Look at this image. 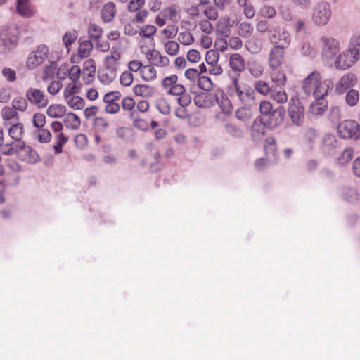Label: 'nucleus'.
Instances as JSON below:
<instances>
[{
	"mask_svg": "<svg viewBox=\"0 0 360 360\" xmlns=\"http://www.w3.org/2000/svg\"><path fill=\"white\" fill-rule=\"evenodd\" d=\"M229 94L231 96L238 98L245 105L251 107L255 103V91L245 84H240L236 77L233 79V86L229 87Z\"/></svg>",
	"mask_w": 360,
	"mask_h": 360,
	"instance_id": "1",
	"label": "nucleus"
},
{
	"mask_svg": "<svg viewBox=\"0 0 360 360\" xmlns=\"http://www.w3.org/2000/svg\"><path fill=\"white\" fill-rule=\"evenodd\" d=\"M332 9L330 4L324 1L318 2L312 9V20L315 25L323 27L330 20Z\"/></svg>",
	"mask_w": 360,
	"mask_h": 360,
	"instance_id": "2",
	"label": "nucleus"
},
{
	"mask_svg": "<svg viewBox=\"0 0 360 360\" xmlns=\"http://www.w3.org/2000/svg\"><path fill=\"white\" fill-rule=\"evenodd\" d=\"M19 30L14 25H8L0 30V46L4 51L14 49L18 43Z\"/></svg>",
	"mask_w": 360,
	"mask_h": 360,
	"instance_id": "3",
	"label": "nucleus"
},
{
	"mask_svg": "<svg viewBox=\"0 0 360 360\" xmlns=\"http://www.w3.org/2000/svg\"><path fill=\"white\" fill-rule=\"evenodd\" d=\"M338 134L343 139L358 140L360 138V124L352 120H344L338 126Z\"/></svg>",
	"mask_w": 360,
	"mask_h": 360,
	"instance_id": "4",
	"label": "nucleus"
},
{
	"mask_svg": "<svg viewBox=\"0 0 360 360\" xmlns=\"http://www.w3.org/2000/svg\"><path fill=\"white\" fill-rule=\"evenodd\" d=\"M288 113L292 122L297 125L301 126L304 122V108L297 97H292L288 103Z\"/></svg>",
	"mask_w": 360,
	"mask_h": 360,
	"instance_id": "5",
	"label": "nucleus"
},
{
	"mask_svg": "<svg viewBox=\"0 0 360 360\" xmlns=\"http://www.w3.org/2000/svg\"><path fill=\"white\" fill-rule=\"evenodd\" d=\"M320 44L322 57L326 60L335 58L340 51L339 41L333 37L322 36Z\"/></svg>",
	"mask_w": 360,
	"mask_h": 360,
	"instance_id": "6",
	"label": "nucleus"
},
{
	"mask_svg": "<svg viewBox=\"0 0 360 360\" xmlns=\"http://www.w3.org/2000/svg\"><path fill=\"white\" fill-rule=\"evenodd\" d=\"M15 155L20 160L29 164H36L40 160L38 153L24 141L16 143Z\"/></svg>",
	"mask_w": 360,
	"mask_h": 360,
	"instance_id": "7",
	"label": "nucleus"
},
{
	"mask_svg": "<svg viewBox=\"0 0 360 360\" xmlns=\"http://www.w3.org/2000/svg\"><path fill=\"white\" fill-rule=\"evenodd\" d=\"M49 56V48L46 45L41 44L37 46V49L32 51L27 59L26 66L30 70H33L37 66L41 65Z\"/></svg>",
	"mask_w": 360,
	"mask_h": 360,
	"instance_id": "8",
	"label": "nucleus"
},
{
	"mask_svg": "<svg viewBox=\"0 0 360 360\" xmlns=\"http://www.w3.org/2000/svg\"><path fill=\"white\" fill-rule=\"evenodd\" d=\"M269 39L271 43L274 46H280V47H288L291 41L290 34L288 32L281 31L278 27H272L268 30Z\"/></svg>",
	"mask_w": 360,
	"mask_h": 360,
	"instance_id": "9",
	"label": "nucleus"
},
{
	"mask_svg": "<svg viewBox=\"0 0 360 360\" xmlns=\"http://www.w3.org/2000/svg\"><path fill=\"white\" fill-rule=\"evenodd\" d=\"M339 148V141L335 135L327 134L323 136L320 149L324 156L330 157L334 155Z\"/></svg>",
	"mask_w": 360,
	"mask_h": 360,
	"instance_id": "10",
	"label": "nucleus"
},
{
	"mask_svg": "<svg viewBox=\"0 0 360 360\" xmlns=\"http://www.w3.org/2000/svg\"><path fill=\"white\" fill-rule=\"evenodd\" d=\"M25 97L31 104L39 108H44L49 104V99L44 91L36 88H28L25 93Z\"/></svg>",
	"mask_w": 360,
	"mask_h": 360,
	"instance_id": "11",
	"label": "nucleus"
},
{
	"mask_svg": "<svg viewBox=\"0 0 360 360\" xmlns=\"http://www.w3.org/2000/svg\"><path fill=\"white\" fill-rule=\"evenodd\" d=\"M285 109L279 106L274 110L267 117H262V120L266 127L274 129L283 123L285 116Z\"/></svg>",
	"mask_w": 360,
	"mask_h": 360,
	"instance_id": "12",
	"label": "nucleus"
},
{
	"mask_svg": "<svg viewBox=\"0 0 360 360\" xmlns=\"http://www.w3.org/2000/svg\"><path fill=\"white\" fill-rule=\"evenodd\" d=\"M193 101L198 108H210L219 103V94L218 93L201 92L195 96Z\"/></svg>",
	"mask_w": 360,
	"mask_h": 360,
	"instance_id": "13",
	"label": "nucleus"
},
{
	"mask_svg": "<svg viewBox=\"0 0 360 360\" xmlns=\"http://www.w3.org/2000/svg\"><path fill=\"white\" fill-rule=\"evenodd\" d=\"M358 60L350 55L349 50L347 49L339 53L334 61L335 68L338 70H346L352 67Z\"/></svg>",
	"mask_w": 360,
	"mask_h": 360,
	"instance_id": "14",
	"label": "nucleus"
},
{
	"mask_svg": "<svg viewBox=\"0 0 360 360\" xmlns=\"http://www.w3.org/2000/svg\"><path fill=\"white\" fill-rule=\"evenodd\" d=\"M357 82L356 76L352 72H348L342 76L335 84V91L342 94L349 88L353 87Z\"/></svg>",
	"mask_w": 360,
	"mask_h": 360,
	"instance_id": "15",
	"label": "nucleus"
},
{
	"mask_svg": "<svg viewBox=\"0 0 360 360\" xmlns=\"http://www.w3.org/2000/svg\"><path fill=\"white\" fill-rule=\"evenodd\" d=\"M284 49L280 46H274L271 49L268 58L269 66L271 69H276L281 65Z\"/></svg>",
	"mask_w": 360,
	"mask_h": 360,
	"instance_id": "16",
	"label": "nucleus"
},
{
	"mask_svg": "<svg viewBox=\"0 0 360 360\" xmlns=\"http://www.w3.org/2000/svg\"><path fill=\"white\" fill-rule=\"evenodd\" d=\"M147 60L152 65L158 67H167L169 64V59L167 56H162L155 49L150 50L146 53Z\"/></svg>",
	"mask_w": 360,
	"mask_h": 360,
	"instance_id": "17",
	"label": "nucleus"
},
{
	"mask_svg": "<svg viewBox=\"0 0 360 360\" xmlns=\"http://www.w3.org/2000/svg\"><path fill=\"white\" fill-rule=\"evenodd\" d=\"M332 86L333 82L331 80H326L323 82L319 80L315 85L311 94H313L316 100H321L328 94V90L331 89Z\"/></svg>",
	"mask_w": 360,
	"mask_h": 360,
	"instance_id": "18",
	"label": "nucleus"
},
{
	"mask_svg": "<svg viewBox=\"0 0 360 360\" xmlns=\"http://www.w3.org/2000/svg\"><path fill=\"white\" fill-rule=\"evenodd\" d=\"M321 79L320 73L318 71L312 72L303 81L302 89L304 91L307 95L311 94L315 85Z\"/></svg>",
	"mask_w": 360,
	"mask_h": 360,
	"instance_id": "19",
	"label": "nucleus"
},
{
	"mask_svg": "<svg viewBox=\"0 0 360 360\" xmlns=\"http://www.w3.org/2000/svg\"><path fill=\"white\" fill-rule=\"evenodd\" d=\"M266 124L262 120H255L252 124L251 136L255 141L261 140L266 133Z\"/></svg>",
	"mask_w": 360,
	"mask_h": 360,
	"instance_id": "20",
	"label": "nucleus"
},
{
	"mask_svg": "<svg viewBox=\"0 0 360 360\" xmlns=\"http://www.w3.org/2000/svg\"><path fill=\"white\" fill-rule=\"evenodd\" d=\"M1 117L7 124L18 122L20 117L17 111L12 107L6 106L1 110Z\"/></svg>",
	"mask_w": 360,
	"mask_h": 360,
	"instance_id": "21",
	"label": "nucleus"
},
{
	"mask_svg": "<svg viewBox=\"0 0 360 360\" xmlns=\"http://www.w3.org/2000/svg\"><path fill=\"white\" fill-rule=\"evenodd\" d=\"M350 55L360 60V34H353L349 41L348 49Z\"/></svg>",
	"mask_w": 360,
	"mask_h": 360,
	"instance_id": "22",
	"label": "nucleus"
},
{
	"mask_svg": "<svg viewBox=\"0 0 360 360\" xmlns=\"http://www.w3.org/2000/svg\"><path fill=\"white\" fill-rule=\"evenodd\" d=\"M115 14L116 8L115 4L112 2L105 4L101 11V18L105 22L112 21Z\"/></svg>",
	"mask_w": 360,
	"mask_h": 360,
	"instance_id": "23",
	"label": "nucleus"
},
{
	"mask_svg": "<svg viewBox=\"0 0 360 360\" xmlns=\"http://www.w3.org/2000/svg\"><path fill=\"white\" fill-rule=\"evenodd\" d=\"M117 76V70L103 68L98 72V77L100 82L103 84H109Z\"/></svg>",
	"mask_w": 360,
	"mask_h": 360,
	"instance_id": "24",
	"label": "nucleus"
},
{
	"mask_svg": "<svg viewBox=\"0 0 360 360\" xmlns=\"http://www.w3.org/2000/svg\"><path fill=\"white\" fill-rule=\"evenodd\" d=\"M63 119L65 127L70 129H78L81 124L79 117L73 112L65 113Z\"/></svg>",
	"mask_w": 360,
	"mask_h": 360,
	"instance_id": "25",
	"label": "nucleus"
},
{
	"mask_svg": "<svg viewBox=\"0 0 360 360\" xmlns=\"http://www.w3.org/2000/svg\"><path fill=\"white\" fill-rule=\"evenodd\" d=\"M66 112V108L61 104H52L46 109V114L52 118L63 117Z\"/></svg>",
	"mask_w": 360,
	"mask_h": 360,
	"instance_id": "26",
	"label": "nucleus"
},
{
	"mask_svg": "<svg viewBox=\"0 0 360 360\" xmlns=\"http://www.w3.org/2000/svg\"><path fill=\"white\" fill-rule=\"evenodd\" d=\"M342 198L345 200L354 204L358 202L359 195L355 188L347 186L342 188Z\"/></svg>",
	"mask_w": 360,
	"mask_h": 360,
	"instance_id": "27",
	"label": "nucleus"
},
{
	"mask_svg": "<svg viewBox=\"0 0 360 360\" xmlns=\"http://www.w3.org/2000/svg\"><path fill=\"white\" fill-rule=\"evenodd\" d=\"M133 91L136 96L148 98L153 95L155 89L149 85L139 84L134 86Z\"/></svg>",
	"mask_w": 360,
	"mask_h": 360,
	"instance_id": "28",
	"label": "nucleus"
},
{
	"mask_svg": "<svg viewBox=\"0 0 360 360\" xmlns=\"http://www.w3.org/2000/svg\"><path fill=\"white\" fill-rule=\"evenodd\" d=\"M229 65L233 70L241 72L245 68V60L240 54L234 53L230 56Z\"/></svg>",
	"mask_w": 360,
	"mask_h": 360,
	"instance_id": "29",
	"label": "nucleus"
},
{
	"mask_svg": "<svg viewBox=\"0 0 360 360\" xmlns=\"http://www.w3.org/2000/svg\"><path fill=\"white\" fill-rule=\"evenodd\" d=\"M8 129L9 136L18 143L22 141V136L24 131L23 124L22 123H14Z\"/></svg>",
	"mask_w": 360,
	"mask_h": 360,
	"instance_id": "30",
	"label": "nucleus"
},
{
	"mask_svg": "<svg viewBox=\"0 0 360 360\" xmlns=\"http://www.w3.org/2000/svg\"><path fill=\"white\" fill-rule=\"evenodd\" d=\"M326 110V105L321 100H316L313 102L309 109L308 113L314 116L322 115Z\"/></svg>",
	"mask_w": 360,
	"mask_h": 360,
	"instance_id": "31",
	"label": "nucleus"
},
{
	"mask_svg": "<svg viewBox=\"0 0 360 360\" xmlns=\"http://www.w3.org/2000/svg\"><path fill=\"white\" fill-rule=\"evenodd\" d=\"M140 74L142 79L146 81H152L157 77L156 70L151 65H147L142 67Z\"/></svg>",
	"mask_w": 360,
	"mask_h": 360,
	"instance_id": "32",
	"label": "nucleus"
},
{
	"mask_svg": "<svg viewBox=\"0 0 360 360\" xmlns=\"http://www.w3.org/2000/svg\"><path fill=\"white\" fill-rule=\"evenodd\" d=\"M318 136L317 131L312 127L307 128L304 134V142L308 148H312Z\"/></svg>",
	"mask_w": 360,
	"mask_h": 360,
	"instance_id": "33",
	"label": "nucleus"
},
{
	"mask_svg": "<svg viewBox=\"0 0 360 360\" xmlns=\"http://www.w3.org/2000/svg\"><path fill=\"white\" fill-rule=\"evenodd\" d=\"M57 68L58 65L55 61H51L48 65H46L43 71V81L53 79L55 77L56 70Z\"/></svg>",
	"mask_w": 360,
	"mask_h": 360,
	"instance_id": "34",
	"label": "nucleus"
},
{
	"mask_svg": "<svg viewBox=\"0 0 360 360\" xmlns=\"http://www.w3.org/2000/svg\"><path fill=\"white\" fill-rule=\"evenodd\" d=\"M93 49V44L91 40H84L80 42L78 48L79 56L82 58H87Z\"/></svg>",
	"mask_w": 360,
	"mask_h": 360,
	"instance_id": "35",
	"label": "nucleus"
},
{
	"mask_svg": "<svg viewBox=\"0 0 360 360\" xmlns=\"http://www.w3.org/2000/svg\"><path fill=\"white\" fill-rule=\"evenodd\" d=\"M30 0H18L17 1V11L22 15L29 17L32 15V11L30 7Z\"/></svg>",
	"mask_w": 360,
	"mask_h": 360,
	"instance_id": "36",
	"label": "nucleus"
},
{
	"mask_svg": "<svg viewBox=\"0 0 360 360\" xmlns=\"http://www.w3.org/2000/svg\"><path fill=\"white\" fill-rule=\"evenodd\" d=\"M271 78L275 85L278 86H283L286 83L285 74L282 71L276 70V69H274L271 73Z\"/></svg>",
	"mask_w": 360,
	"mask_h": 360,
	"instance_id": "37",
	"label": "nucleus"
},
{
	"mask_svg": "<svg viewBox=\"0 0 360 360\" xmlns=\"http://www.w3.org/2000/svg\"><path fill=\"white\" fill-rule=\"evenodd\" d=\"M253 32V26L248 22H242L238 25V34L243 38H249Z\"/></svg>",
	"mask_w": 360,
	"mask_h": 360,
	"instance_id": "38",
	"label": "nucleus"
},
{
	"mask_svg": "<svg viewBox=\"0 0 360 360\" xmlns=\"http://www.w3.org/2000/svg\"><path fill=\"white\" fill-rule=\"evenodd\" d=\"M359 101V92L356 89H350L347 91L345 96L346 103L350 106L354 107L356 105Z\"/></svg>",
	"mask_w": 360,
	"mask_h": 360,
	"instance_id": "39",
	"label": "nucleus"
},
{
	"mask_svg": "<svg viewBox=\"0 0 360 360\" xmlns=\"http://www.w3.org/2000/svg\"><path fill=\"white\" fill-rule=\"evenodd\" d=\"M103 29L96 25V24H90L88 28V35L90 39L98 41L101 37L103 34Z\"/></svg>",
	"mask_w": 360,
	"mask_h": 360,
	"instance_id": "40",
	"label": "nucleus"
},
{
	"mask_svg": "<svg viewBox=\"0 0 360 360\" xmlns=\"http://www.w3.org/2000/svg\"><path fill=\"white\" fill-rule=\"evenodd\" d=\"M27 99L21 96L15 97L12 101V108L15 110L24 112L27 110L28 103Z\"/></svg>",
	"mask_w": 360,
	"mask_h": 360,
	"instance_id": "41",
	"label": "nucleus"
},
{
	"mask_svg": "<svg viewBox=\"0 0 360 360\" xmlns=\"http://www.w3.org/2000/svg\"><path fill=\"white\" fill-rule=\"evenodd\" d=\"M354 155V150L351 147H347L341 153L340 157L337 158V162L343 165L349 162Z\"/></svg>",
	"mask_w": 360,
	"mask_h": 360,
	"instance_id": "42",
	"label": "nucleus"
},
{
	"mask_svg": "<svg viewBox=\"0 0 360 360\" xmlns=\"http://www.w3.org/2000/svg\"><path fill=\"white\" fill-rule=\"evenodd\" d=\"M198 86L205 91H210L214 88V84L207 76H200L198 79Z\"/></svg>",
	"mask_w": 360,
	"mask_h": 360,
	"instance_id": "43",
	"label": "nucleus"
},
{
	"mask_svg": "<svg viewBox=\"0 0 360 360\" xmlns=\"http://www.w3.org/2000/svg\"><path fill=\"white\" fill-rule=\"evenodd\" d=\"M271 98L277 103L283 104L287 102L288 95L285 91H271Z\"/></svg>",
	"mask_w": 360,
	"mask_h": 360,
	"instance_id": "44",
	"label": "nucleus"
},
{
	"mask_svg": "<svg viewBox=\"0 0 360 360\" xmlns=\"http://www.w3.org/2000/svg\"><path fill=\"white\" fill-rule=\"evenodd\" d=\"M218 94H219V103H217L219 105L221 110L225 114L230 113L232 111V106H231L230 101L228 100L227 98H224L223 93L219 92Z\"/></svg>",
	"mask_w": 360,
	"mask_h": 360,
	"instance_id": "45",
	"label": "nucleus"
},
{
	"mask_svg": "<svg viewBox=\"0 0 360 360\" xmlns=\"http://www.w3.org/2000/svg\"><path fill=\"white\" fill-rule=\"evenodd\" d=\"M66 100L70 107L74 110L82 109L84 107V101L79 96H74Z\"/></svg>",
	"mask_w": 360,
	"mask_h": 360,
	"instance_id": "46",
	"label": "nucleus"
},
{
	"mask_svg": "<svg viewBox=\"0 0 360 360\" xmlns=\"http://www.w3.org/2000/svg\"><path fill=\"white\" fill-rule=\"evenodd\" d=\"M34 134L40 143H49L51 139L50 131L43 128L36 130Z\"/></svg>",
	"mask_w": 360,
	"mask_h": 360,
	"instance_id": "47",
	"label": "nucleus"
},
{
	"mask_svg": "<svg viewBox=\"0 0 360 360\" xmlns=\"http://www.w3.org/2000/svg\"><path fill=\"white\" fill-rule=\"evenodd\" d=\"M255 89L257 92L263 95H266L268 94H270L271 91L273 90L269 87V85L267 82L262 80L257 81L255 83Z\"/></svg>",
	"mask_w": 360,
	"mask_h": 360,
	"instance_id": "48",
	"label": "nucleus"
},
{
	"mask_svg": "<svg viewBox=\"0 0 360 360\" xmlns=\"http://www.w3.org/2000/svg\"><path fill=\"white\" fill-rule=\"evenodd\" d=\"M68 138L63 133H60L57 136L56 144L54 146V150L56 154L62 153L63 146L68 142Z\"/></svg>",
	"mask_w": 360,
	"mask_h": 360,
	"instance_id": "49",
	"label": "nucleus"
},
{
	"mask_svg": "<svg viewBox=\"0 0 360 360\" xmlns=\"http://www.w3.org/2000/svg\"><path fill=\"white\" fill-rule=\"evenodd\" d=\"M176 9L174 6H169L161 11L160 15L166 19H169L173 22H176Z\"/></svg>",
	"mask_w": 360,
	"mask_h": 360,
	"instance_id": "50",
	"label": "nucleus"
},
{
	"mask_svg": "<svg viewBox=\"0 0 360 360\" xmlns=\"http://www.w3.org/2000/svg\"><path fill=\"white\" fill-rule=\"evenodd\" d=\"M166 53L170 56H176L179 51V45L174 41H169L165 44Z\"/></svg>",
	"mask_w": 360,
	"mask_h": 360,
	"instance_id": "51",
	"label": "nucleus"
},
{
	"mask_svg": "<svg viewBox=\"0 0 360 360\" xmlns=\"http://www.w3.org/2000/svg\"><path fill=\"white\" fill-rule=\"evenodd\" d=\"M32 122L34 127L41 129L46 123V117L43 113L36 112L33 115Z\"/></svg>",
	"mask_w": 360,
	"mask_h": 360,
	"instance_id": "52",
	"label": "nucleus"
},
{
	"mask_svg": "<svg viewBox=\"0 0 360 360\" xmlns=\"http://www.w3.org/2000/svg\"><path fill=\"white\" fill-rule=\"evenodd\" d=\"M249 71L254 77H259L264 71V67L262 64L257 63H252L249 67Z\"/></svg>",
	"mask_w": 360,
	"mask_h": 360,
	"instance_id": "53",
	"label": "nucleus"
},
{
	"mask_svg": "<svg viewBox=\"0 0 360 360\" xmlns=\"http://www.w3.org/2000/svg\"><path fill=\"white\" fill-rule=\"evenodd\" d=\"M178 40L184 45H191L194 41L192 34L188 31L179 33Z\"/></svg>",
	"mask_w": 360,
	"mask_h": 360,
	"instance_id": "54",
	"label": "nucleus"
},
{
	"mask_svg": "<svg viewBox=\"0 0 360 360\" xmlns=\"http://www.w3.org/2000/svg\"><path fill=\"white\" fill-rule=\"evenodd\" d=\"M121 97V93L117 91H111L105 94L103 96L105 103H117Z\"/></svg>",
	"mask_w": 360,
	"mask_h": 360,
	"instance_id": "55",
	"label": "nucleus"
},
{
	"mask_svg": "<svg viewBox=\"0 0 360 360\" xmlns=\"http://www.w3.org/2000/svg\"><path fill=\"white\" fill-rule=\"evenodd\" d=\"M77 38V32L76 30H70L67 32L63 37V41L66 47L71 45Z\"/></svg>",
	"mask_w": 360,
	"mask_h": 360,
	"instance_id": "56",
	"label": "nucleus"
},
{
	"mask_svg": "<svg viewBox=\"0 0 360 360\" xmlns=\"http://www.w3.org/2000/svg\"><path fill=\"white\" fill-rule=\"evenodd\" d=\"M157 28L154 25H147L139 32L140 37L150 38L155 34Z\"/></svg>",
	"mask_w": 360,
	"mask_h": 360,
	"instance_id": "57",
	"label": "nucleus"
},
{
	"mask_svg": "<svg viewBox=\"0 0 360 360\" xmlns=\"http://www.w3.org/2000/svg\"><path fill=\"white\" fill-rule=\"evenodd\" d=\"M84 72L89 77H92L96 72L95 62L93 59H88L84 63Z\"/></svg>",
	"mask_w": 360,
	"mask_h": 360,
	"instance_id": "58",
	"label": "nucleus"
},
{
	"mask_svg": "<svg viewBox=\"0 0 360 360\" xmlns=\"http://www.w3.org/2000/svg\"><path fill=\"white\" fill-rule=\"evenodd\" d=\"M219 54L217 51L209 50L205 56V60L208 65H214L217 63Z\"/></svg>",
	"mask_w": 360,
	"mask_h": 360,
	"instance_id": "59",
	"label": "nucleus"
},
{
	"mask_svg": "<svg viewBox=\"0 0 360 360\" xmlns=\"http://www.w3.org/2000/svg\"><path fill=\"white\" fill-rule=\"evenodd\" d=\"M272 104L269 101H261L259 103V110L261 114L262 115V117H267L273 110H272Z\"/></svg>",
	"mask_w": 360,
	"mask_h": 360,
	"instance_id": "60",
	"label": "nucleus"
},
{
	"mask_svg": "<svg viewBox=\"0 0 360 360\" xmlns=\"http://www.w3.org/2000/svg\"><path fill=\"white\" fill-rule=\"evenodd\" d=\"M300 51L301 53L304 56L313 57L315 55L314 48L308 41H304L302 43Z\"/></svg>",
	"mask_w": 360,
	"mask_h": 360,
	"instance_id": "61",
	"label": "nucleus"
},
{
	"mask_svg": "<svg viewBox=\"0 0 360 360\" xmlns=\"http://www.w3.org/2000/svg\"><path fill=\"white\" fill-rule=\"evenodd\" d=\"M95 127L100 131H105L109 127L108 122L103 117H98L94 120Z\"/></svg>",
	"mask_w": 360,
	"mask_h": 360,
	"instance_id": "62",
	"label": "nucleus"
},
{
	"mask_svg": "<svg viewBox=\"0 0 360 360\" xmlns=\"http://www.w3.org/2000/svg\"><path fill=\"white\" fill-rule=\"evenodd\" d=\"M63 87L60 81L53 80L47 87L48 92L51 95L58 94Z\"/></svg>",
	"mask_w": 360,
	"mask_h": 360,
	"instance_id": "63",
	"label": "nucleus"
},
{
	"mask_svg": "<svg viewBox=\"0 0 360 360\" xmlns=\"http://www.w3.org/2000/svg\"><path fill=\"white\" fill-rule=\"evenodd\" d=\"M178 81L176 75H172L165 77L162 81V86L164 89L172 88Z\"/></svg>",
	"mask_w": 360,
	"mask_h": 360,
	"instance_id": "64",
	"label": "nucleus"
}]
</instances>
